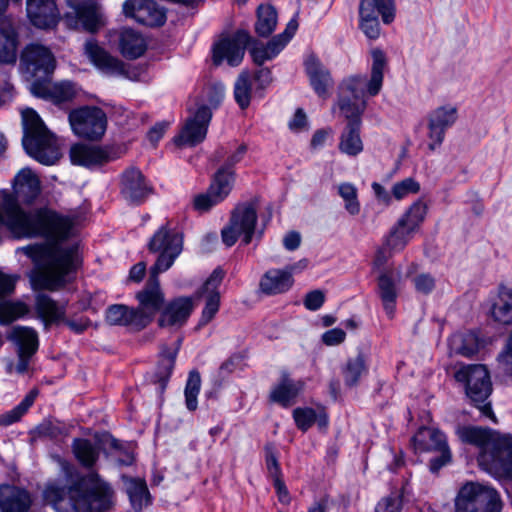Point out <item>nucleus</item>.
Returning <instances> with one entry per match:
<instances>
[{
    "instance_id": "56",
    "label": "nucleus",
    "mask_w": 512,
    "mask_h": 512,
    "mask_svg": "<svg viewBox=\"0 0 512 512\" xmlns=\"http://www.w3.org/2000/svg\"><path fill=\"white\" fill-rule=\"evenodd\" d=\"M293 418L300 430L307 431L315 423L317 415L312 408H296L293 411Z\"/></svg>"
},
{
    "instance_id": "36",
    "label": "nucleus",
    "mask_w": 512,
    "mask_h": 512,
    "mask_svg": "<svg viewBox=\"0 0 512 512\" xmlns=\"http://www.w3.org/2000/svg\"><path fill=\"white\" fill-rule=\"evenodd\" d=\"M485 485L477 482L465 483L457 493L455 499L456 512H479L475 506L478 503V496Z\"/></svg>"
},
{
    "instance_id": "30",
    "label": "nucleus",
    "mask_w": 512,
    "mask_h": 512,
    "mask_svg": "<svg viewBox=\"0 0 512 512\" xmlns=\"http://www.w3.org/2000/svg\"><path fill=\"white\" fill-rule=\"evenodd\" d=\"M304 383L301 380L294 381L284 373L280 382L273 387L270 392V399L283 407H289L293 404L294 399L303 390Z\"/></svg>"
},
{
    "instance_id": "48",
    "label": "nucleus",
    "mask_w": 512,
    "mask_h": 512,
    "mask_svg": "<svg viewBox=\"0 0 512 512\" xmlns=\"http://www.w3.org/2000/svg\"><path fill=\"white\" fill-rule=\"evenodd\" d=\"M126 491L134 509L141 510L142 507L148 503L149 492L144 480H126Z\"/></svg>"
},
{
    "instance_id": "9",
    "label": "nucleus",
    "mask_w": 512,
    "mask_h": 512,
    "mask_svg": "<svg viewBox=\"0 0 512 512\" xmlns=\"http://www.w3.org/2000/svg\"><path fill=\"white\" fill-rule=\"evenodd\" d=\"M68 120L73 133L84 139L99 140L107 128L106 113L96 106H84L69 113Z\"/></svg>"
},
{
    "instance_id": "38",
    "label": "nucleus",
    "mask_w": 512,
    "mask_h": 512,
    "mask_svg": "<svg viewBox=\"0 0 512 512\" xmlns=\"http://www.w3.org/2000/svg\"><path fill=\"white\" fill-rule=\"evenodd\" d=\"M372 14L382 18L385 24H390L395 18V0H361L359 12Z\"/></svg>"
},
{
    "instance_id": "34",
    "label": "nucleus",
    "mask_w": 512,
    "mask_h": 512,
    "mask_svg": "<svg viewBox=\"0 0 512 512\" xmlns=\"http://www.w3.org/2000/svg\"><path fill=\"white\" fill-rule=\"evenodd\" d=\"M361 121H350L340 136L339 150L349 156H356L363 151L360 137Z\"/></svg>"
},
{
    "instance_id": "61",
    "label": "nucleus",
    "mask_w": 512,
    "mask_h": 512,
    "mask_svg": "<svg viewBox=\"0 0 512 512\" xmlns=\"http://www.w3.org/2000/svg\"><path fill=\"white\" fill-rule=\"evenodd\" d=\"M413 283L417 292L423 294H429L435 288V279L426 273L415 276Z\"/></svg>"
},
{
    "instance_id": "42",
    "label": "nucleus",
    "mask_w": 512,
    "mask_h": 512,
    "mask_svg": "<svg viewBox=\"0 0 512 512\" xmlns=\"http://www.w3.org/2000/svg\"><path fill=\"white\" fill-rule=\"evenodd\" d=\"M451 353L470 357L478 350L476 336L472 333H455L449 339Z\"/></svg>"
},
{
    "instance_id": "16",
    "label": "nucleus",
    "mask_w": 512,
    "mask_h": 512,
    "mask_svg": "<svg viewBox=\"0 0 512 512\" xmlns=\"http://www.w3.org/2000/svg\"><path fill=\"white\" fill-rule=\"evenodd\" d=\"M70 160L74 165L88 169L103 166L116 159L112 150L108 147L89 145L83 143L74 144L69 151Z\"/></svg>"
},
{
    "instance_id": "12",
    "label": "nucleus",
    "mask_w": 512,
    "mask_h": 512,
    "mask_svg": "<svg viewBox=\"0 0 512 512\" xmlns=\"http://www.w3.org/2000/svg\"><path fill=\"white\" fill-rule=\"evenodd\" d=\"M161 272L150 271V277L145 287L139 291L136 298L139 302L138 312L145 327L153 320L156 313L162 308L164 303V293L160 288L158 275Z\"/></svg>"
},
{
    "instance_id": "49",
    "label": "nucleus",
    "mask_w": 512,
    "mask_h": 512,
    "mask_svg": "<svg viewBox=\"0 0 512 512\" xmlns=\"http://www.w3.org/2000/svg\"><path fill=\"white\" fill-rule=\"evenodd\" d=\"M478 496V503L475 508L479 512H501L502 502L498 492L490 486H484Z\"/></svg>"
},
{
    "instance_id": "24",
    "label": "nucleus",
    "mask_w": 512,
    "mask_h": 512,
    "mask_svg": "<svg viewBox=\"0 0 512 512\" xmlns=\"http://www.w3.org/2000/svg\"><path fill=\"white\" fill-rule=\"evenodd\" d=\"M27 15L38 28L48 29L56 25L58 12L54 0H27Z\"/></svg>"
},
{
    "instance_id": "14",
    "label": "nucleus",
    "mask_w": 512,
    "mask_h": 512,
    "mask_svg": "<svg viewBox=\"0 0 512 512\" xmlns=\"http://www.w3.org/2000/svg\"><path fill=\"white\" fill-rule=\"evenodd\" d=\"M212 111L207 105H201L195 114L188 118L178 136L174 138L178 146H195L201 143L207 134Z\"/></svg>"
},
{
    "instance_id": "54",
    "label": "nucleus",
    "mask_w": 512,
    "mask_h": 512,
    "mask_svg": "<svg viewBox=\"0 0 512 512\" xmlns=\"http://www.w3.org/2000/svg\"><path fill=\"white\" fill-rule=\"evenodd\" d=\"M420 190V184L413 178H406L395 183L392 187V195L395 199L401 200L410 194H416Z\"/></svg>"
},
{
    "instance_id": "63",
    "label": "nucleus",
    "mask_w": 512,
    "mask_h": 512,
    "mask_svg": "<svg viewBox=\"0 0 512 512\" xmlns=\"http://www.w3.org/2000/svg\"><path fill=\"white\" fill-rule=\"evenodd\" d=\"M346 333L340 328H334L326 331L322 335V341L328 346H334L342 343L345 340Z\"/></svg>"
},
{
    "instance_id": "31",
    "label": "nucleus",
    "mask_w": 512,
    "mask_h": 512,
    "mask_svg": "<svg viewBox=\"0 0 512 512\" xmlns=\"http://www.w3.org/2000/svg\"><path fill=\"white\" fill-rule=\"evenodd\" d=\"M414 449L418 452L440 451L448 448L445 435L432 428H420L412 438Z\"/></svg>"
},
{
    "instance_id": "22",
    "label": "nucleus",
    "mask_w": 512,
    "mask_h": 512,
    "mask_svg": "<svg viewBox=\"0 0 512 512\" xmlns=\"http://www.w3.org/2000/svg\"><path fill=\"white\" fill-rule=\"evenodd\" d=\"M30 91L34 96L51 99L57 104L71 101L77 95V88L74 83L64 81L50 85L46 79L44 81H34L30 86Z\"/></svg>"
},
{
    "instance_id": "33",
    "label": "nucleus",
    "mask_w": 512,
    "mask_h": 512,
    "mask_svg": "<svg viewBox=\"0 0 512 512\" xmlns=\"http://www.w3.org/2000/svg\"><path fill=\"white\" fill-rule=\"evenodd\" d=\"M9 339L16 345L17 353L34 355L39 347L38 333L31 327H14Z\"/></svg>"
},
{
    "instance_id": "51",
    "label": "nucleus",
    "mask_w": 512,
    "mask_h": 512,
    "mask_svg": "<svg viewBox=\"0 0 512 512\" xmlns=\"http://www.w3.org/2000/svg\"><path fill=\"white\" fill-rule=\"evenodd\" d=\"M339 196L344 201L345 210L350 215H357L360 212V202L358 200V190L355 185L344 182L337 187Z\"/></svg>"
},
{
    "instance_id": "41",
    "label": "nucleus",
    "mask_w": 512,
    "mask_h": 512,
    "mask_svg": "<svg viewBox=\"0 0 512 512\" xmlns=\"http://www.w3.org/2000/svg\"><path fill=\"white\" fill-rule=\"evenodd\" d=\"M367 372L366 361L363 354L359 353L355 357L347 360L342 367V375L347 386H356L363 374Z\"/></svg>"
},
{
    "instance_id": "37",
    "label": "nucleus",
    "mask_w": 512,
    "mask_h": 512,
    "mask_svg": "<svg viewBox=\"0 0 512 512\" xmlns=\"http://www.w3.org/2000/svg\"><path fill=\"white\" fill-rule=\"evenodd\" d=\"M415 231L406 225H400V221L397 222V225L391 230L390 234L385 239V244L383 249L378 251V258L382 253L386 250L389 252H399L405 248V246L409 243V241L413 237V233Z\"/></svg>"
},
{
    "instance_id": "60",
    "label": "nucleus",
    "mask_w": 512,
    "mask_h": 512,
    "mask_svg": "<svg viewBox=\"0 0 512 512\" xmlns=\"http://www.w3.org/2000/svg\"><path fill=\"white\" fill-rule=\"evenodd\" d=\"M224 85L222 83H215L208 87L206 91V98L209 106L208 108H216L224 98Z\"/></svg>"
},
{
    "instance_id": "26",
    "label": "nucleus",
    "mask_w": 512,
    "mask_h": 512,
    "mask_svg": "<svg viewBox=\"0 0 512 512\" xmlns=\"http://www.w3.org/2000/svg\"><path fill=\"white\" fill-rule=\"evenodd\" d=\"M293 284L291 270L272 268L261 277L259 288L266 295H278L289 291Z\"/></svg>"
},
{
    "instance_id": "52",
    "label": "nucleus",
    "mask_w": 512,
    "mask_h": 512,
    "mask_svg": "<svg viewBox=\"0 0 512 512\" xmlns=\"http://www.w3.org/2000/svg\"><path fill=\"white\" fill-rule=\"evenodd\" d=\"M426 212V205L422 201H416L398 221H400V225H406L416 231L419 225L423 222Z\"/></svg>"
},
{
    "instance_id": "50",
    "label": "nucleus",
    "mask_w": 512,
    "mask_h": 512,
    "mask_svg": "<svg viewBox=\"0 0 512 512\" xmlns=\"http://www.w3.org/2000/svg\"><path fill=\"white\" fill-rule=\"evenodd\" d=\"M201 389V376L197 370L190 371L186 381L184 395L185 405L189 411H195L198 407L197 397Z\"/></svg>"
},
{
    "instance_id": "2",
    "label": "nucleus",
    "mask_w": 512,
    "mask_h": 512,
    "mask_svg": "<svg viewBox=\"0 0 512 512\" xmlns=\"http://www.w3.org/2000/svg\"><path fill=\"white\" fill-rule=\"evenodd\" d=\"M456 434L463 443L478 449V462L489 472L509 474L512 471V436L489 428L458 426Z\"/></svg>"
},
{
    "instance_id": "18",
    "label": "nucleus",
    "mask_w": 512,
    "mask_h": 512,
    "mask_svg": "<svg viewBox=\"0 0 512 512\" xmlns=\"http://www.w3.org/2000/svg\"><path fill=\"white\" fill-rule=\"evenodd\" d=\"M152 192L150 184L146 181L142 172L130 167L121 175L120 193L123 198L132 204L142 203Z\"/></svg>"
},
{
    "instance_id": "7",
    "label": "nucleus",
    "mask_w": 512,
    "mask_h": 512,
    "mask_svg": "<svg viewBox=\"0 0 512 512\" xmlns=\"http://www.w3.org/2000/svg\"><path fill=\"white\" fill-rule=\"evenodd\" d=\"M257 219L256 207L252 202L238 204L231 212L228 224L221 231L224 244L231 247L242 238V243L248 245L255 233Z\"/></svg>"
},
{
    "instance_id": "29",
    "label": "nucleus",
    "mask_w": 512,
    "mask_h": 512,
    "mask_svg": "<svg viewBox=\"0 0 512 512\" xmlns=\"http://www.w3.org/2000/svg\"><path fill=\"white\" fill-rule=\"evenodd\" d=\"M106 321L110 325L127 326L135 330L145 328L136 309L124 304L109 306L106 310Z\"/></svg>"
},
{
    "instance_id": "32",
    "label": "nucleus",
    "mask_w": 512,
    "mask_h": 512,
    "mask_svg": "<svg viewBox=\"0 0 512 512\" xmlns=\"http://www.w3.org/2000/svg\"><path fill=\"white\" fill-rule=\"evenodd\" d=\"M305 69L314 91L320 97H325L328 87L332 84V79L328 70H326L320 61L313 55L306 59Z\"/></svg>"
},
{
    "instance_id": "27",
    "label": "nucleus",
    "mask_w": 512,
    "mask_h": 512,
    "mask_svg": "<svg viewBox=\"0 0 512 512\" xmlns=\"http://www.w3.org/2000/svg\"><path fill=\"white\" fill-rule=\"evenodd\" d=\"M147 48L145 38L132 28H122L118 32V49L127 59H136L144 54Z\"/></svg>"
},
{
    "instance_id": "35",
    "label": "nucleus",
    "mask_w": 512,
    "mask_h": 512,
    "mask_svg": "<svg viewBox=\"0 0 512 512\" xmlns=\"http://www.w3.org/2000/svg\"><path fill=\"white\" fill-rule=\"evenodd\" d=\"M493 319L503 325H512V288L499 286L498 299L491 308Z\"/></svg>"
},
{
    "instance_id": "44",
    "label": "nucleus",
    "mask_w": 512,
    "mask_h": 512,
    "mask_svg": "<svg viewBox=\"0 0 512 512\" xmlns=\"http://www.w3.org/2000/svg\"><path fill=\"white\" fill-rule=\"evenodd\" d=\"M29 306L20 301H5L0 299V324L8 325L29 313Z\"/></svg>"
},
{
    "instance_id": "25",
    "label": "nucleus",
    "mask_w": 512,
    "mask_h": 512,
    "mask_svg": "<svg viewBox=\"0 0 512 512\" xmlns=\"http://www.w3.org/2000/svg\"><path fill=\"white\" fill-rule=\"evenodd\" d=\"M32 504L30 494L13 485L0 486L1 512H28Z\"/></svg>"
},
{
    "instance_id": "19",
    "label": "nucleus",
    "mask_w": 512,
    "mask_h": 512,
    "mask_svg": "<svg viewBox=\"0 0 512 512\" xmlns=\"http://www.w3.org/2000/svg\"><path fill=\"white\" fill-rule=\"evenodd\" d=\"M224 278V271L216 268L203 284L200 295L205 296V306L198 323V327L207 325L217 314L220 307V293L218 287Z\"/></svg>"
},
{
    "instance_id": "28",
    "label": "nucleus",
    "mask_w": 512,
    "mask_h": 512,
    "mask_svg": "<svg viewBox=\"0 0 512 512\" xmlns=\"http://www.w3.org/2000/svg\"><path fill=\"white\" fill-rule=\"evenodd\" d=\"M35 310L45 327L62 321L66 314V306L64 304H59L44 293L36 295Z\"/></svg>"
},
{
    "instance_id": "39",
    "label": "nucleus",
    "mask_w": 512,
    "mask_h": 512,
    "mask_svg": "<svg viewBox=\"0 0 512 512\" xmlns=\"http://www.w3.org/2000/svg\"><path fill=\"white\" fill-rule=\"evenodd\" d=\"M72 448L76 459L86 468L93 467L99 458V446L88 439H75Z\"/></svg>"
},
{
    "instance_id": "1",
    "label": "nucleus",
    "mask_w": 512,
    "mask_h": 512,
    "mask_svg": "<svg viewBox=\"0 0 512 512\" xmlns=\"http://www.w3.org/2000/svg\"><path fill=\"white\" fill-rule=\"evenodd\" d=\"M43 498L59 512H105L114 504V491L98 474L91 473L68 488L46 485Z\"/></svg>"
},
{
    "instance_id": "55",
    "label": "nucleus",
    "mask_w": 512,
    "mask_h": 512,
    "mask_svg": "<svg viewBox=\"0 0 512 512\" xmlns=\"http://www.w3.org/2000/svg\"><path fill=\"white\" fill-rule=\"evenodd\" d=\"M265 463L269 476L274 480L282 478V471L278 462L275 447L272 444H266L265 448Z\"/></svg>"
},
{
    "instance_id": "21",
    "label": "nucleus",
    "mask_w": 512,
    "mask_h": 512,
    "mask_svg": "<svg viewBox=\"0 0 512 512\" xmlns=\"http://www.w3.org/2000/svg\"><path fill=\"white\" fill-rule=\"evenodd\" d=\"M65 19L69 26L81 27L91 33L96 32L101 26L98 6L93 1L78 3L66 14Z\"/></svg>"
},
{
    "instance_id": "64",
    "label": "nucleus",
    "mask_w": 512,
    "mask_h": 512,
    "mask_svg": "<svg viewBox=\"0 0 512 512\" xmlns=\"http://www.w3.org/2000/svg\"><path fill=\"white\" fill-rule=\"evenodd\" d=\"M18 277L4 274L0 271V297L11 295L14 292Z\"/></svg>"
},
{
    "instance_id": "6",
    "label": "nucleus",
    "mask_w": 512,
    "mask_h": 512,
    "mask_svg": "<svg viewBox=\"0 0 512 512\" xmlns=\"http://www.w3.org/2000/svg\"><path fill=\"white\" fill-rule=\"evenodd\" d=\"M246 151L247 146L242 144L239 145L235 151L229 153L225 164L216 172L207 193L198 195L195 198V209L207 211L222 202L228 196L234 183L232 167L243 159Z\"/></svg>"
},
{
    "instance_id": "10",
    "label": "nucleus",
    "mask_w": 512,
    "mask_h": 512,
    "mask_svg": "<svg viewBox=\"0 0 512 512\" xmlns=\"http://www.w3.org/2000/svg\"><path fill=\"white\" fill-rule=\"evenodd\" d=\"M56 67V59L49 48L38 43L27 45L20 56V69L29 78L47 79Z\"/></svg>"
},
{
    "instance_id": "47",
    "label": "nucleus",
    "mask_w": 512,
    "mask_h": 512,
    "mask_svg": "<svg viewBox=\"0 0 512 512\" xmlns=\"http://www.w3.org/2000/svg\"><path fill=\"white\" fill-rule=\"evenodd\" d=\"M178 346L175 348L163 347L161 350V359L159 360L156 377L164 388L174 369Z\"/></svg>"
},
{
    "instance_id": "58",
    "label": "nucleus",
    "mask_w": 512,
    "mask_h": 512,
    "mask_svg": "<svg viewBox=\"0 0 512 512\" xmlns=\"http://www.w3.org/2000/svg\"><path fill=\"white\" fill-rule=\"evenodd\" d=\"M402 497L399 494H391L382 498L375 507V512H400Z\"/></svg>"
},
{
    "instance_id": "45",
    "label": "nucleus",
    "mask_w": 512,
    "mask_h": 512,
    "mask_svg": "<svg viewBox=\"0 0 512 512\" xmlns=\"http://www.w3.org/2000/svg\"><path fill=\"white\" fill-rule=\"evenodd\" d=\"M252 94V75L248 71H242L234 84V98L241 109L250 105Z\"/></svg>"
},
{
    "instance_id": "43",
    "label": "nucleus",
    "mask_w": 512,
    "mask_h": 512,
    "mask_svg": "<svg viewBox=\"0 0 512 512\" xmlns=\"http://www.w3.org/2000/svg\"><path fill=\"white\" fill-rule=\"evenodd\" d=\"M37 395V390H31L17 406L0 414V427H8L18 422L33 405Z\"/></svg>"
},
{
    "instance_id": "3",
    "label": "nucleus",
    "mask_w": 512,
    "mask_h": 512,
    "mask_svg": "<svg viewBox=\"0 0 512 512\" xmlns=\"http://www.w3.org/2000/svg\"><path fill=\"white\" fill-rule=\"evenodd\" d=\"M372 65L370 78L356 75L346 78L341 84L342 95L339 108L345 118L350 121H361L367 101L366 96H376L383 85L384 70L387 67L385 53L376 48L371 52Z\"/></svg>"
},
{
    "instance_id": "59",
    "label": "nucleus",
    "mask_w": 512,
    "mask_h": 512,
    "mask_svg": "<svg viewBox=\"0 0 512 512\" xmlns=\"http://www.w3.org/2000/svg\"><path fill=\"white\" fill-rule=\"evenodd\" d=\"M291 35L278 34L274 36L265 46L268 50L271 59L275 58L290 41Z\"/></svg>"
},
{
    "instance_id": "5",
    "label": "nucleus",
    "mask_w": 512,
    "mask_h": 512,
    "mask_svg": "<svg viewBox=\"0 0 512 512\" xmlns=\"http://www.w3.org/2000/svg\"><path fill=\"white\" fill-rule=\"evenodd\" d=\"M458 382L465 384L466 394L479 409L481 415L496 423L497 419L490 402H485L492 391V385L487 368L481 364L466 365L456 373Z\"/></svg>"
},
{
    "instance_id": "62",
    "label": "nucleus",
    "mask_w": 512,
    "mask_h": 512,
    "mask_svg": "<svg viewBox=\"0 0 512 512\" xmlns=\"http://www.w3.org/2000/svg\"><path fill=\"white\" fill-rule=\"evenodd\" d=\"M325 302V294L321 290H313L306 294L304 306L310 311L319 310Z\"/></svg>"
},
{
    "instance_id": "57",
    "label": "nucleus",
    "mask_w": 512,
    "mask_h": 512,
    "mask_svg": "<svg viewBox=\"0 0 512 512\" xmlns=\"http://www.w3.org/2000/svg\"><path fill=\"white\" fill-rule=\"evenodd\" d=\"M10 73L7 69L0 66V106L9 102L13 98V85L10 83Z\"/></svg>"
},
{
    "instance_id": "11",
    "label": "nucleus",
    "mask_w": 512,
    "mask_h": 512,
    "mask_svg": "<svg viewBox=\"0 0 512 512\" xmlns=\"http://www.w3.org/2000/svg\"><path fill=\"white\" fill-rule=\"evenodd\" d=\"M84 49L89 60L103 73L111 76H122L133 81L138 80V73L134 68L111 56L93 39L86 41Z\"/></svg>"
},
{
    "instance_id": "23",
    "label": "nucleus",
    "mask_w": 512,
    "mask_h": 512,
    "mask_svg": "<svg viewBox=\"0 0 512 512\" xmlns=\"http://www.w3.org/2000/svg\"><path fill=\"white\" fill-rule=\"evenodd\" d=\"M194 309L191 297H178L170 301L163 309L159 325L161 327H180L186 323Z\"/></svg>"
},
{
    "instance_id": "40",
    "label": "nucleus",
    "mask_w": 512,
    "mask_h": 512,
    "mask_svg": "<svg viewBox=\"0 0 512 512\" xmlns=\"http://www.w3.org/2000/svg\"><path fill=\"white\" fill-rule=\"evenodd\" d=\"M277 12L271 5H260L257 9L255 31L261 37H268L276 28Z\"/></svg>"
},
{
    "instance_id": "15",
    "label": "nucleus",
    "mask_w": 512,
    "mask_h": 512,
    "mask_svg": "<svg viewBox=\"0 0 512 512\" xmlns=\"http://www.w3.org/2000/svg\"><path fill=\"white\" fill-rule=\"evenodd\" d=\"M457 118L458 110L452 105L440 106L431 111L428 116V138L430 140L428 147L430 150L433 151L440 147L447 129L454 125Z\"/></svg>"
},
{
    "instance_id": "17",
    "label": "nucleus",
    "mask_w": 512,
    "mask_h": 512,
    "mask_svg": "<svg viewBox=\"0 0 512 512\" xmlns=\"http://www.w3.org/2000/svg\"><path fill=\"white\" fill-rule=\"evenodd\" d=\"M123 11L127 17L146 26H161L166 20L165 12L153 0H126Z\"/></svg>"
},
{
    "instance_id": "13",
    "label": "nucleus",
    "mask_w": 512,
    "mask_h": 512,
    "mask_svg": "<svg viewBox=\"0 0 512 512\" xmlns=\"http://www.w3.org/2000/svg\"><path fill=\"white\" fill-rule=\"evenodd\" d=\"M249 40V34L243 30L237 31L231 37L221 39L213 47L214 64L220 65L225 60L230 66H238L244 58Z\"/></svg>"
},
{
    "instance_id": "4",
    "label": "nucleus",
    "mask_w": 512,
    "mask_h": 512,
    "mask_svg": "<svg viewBox=\"0 0 512 512\" xmlns=\"http://www.w3.org/2000/svg\"><path fill=\"white\" fill-rule=\"evenodd\" d=\"M24 135L22 144L26 152L44 165H53L60 157L55 136L47 129L39 115L31 108L22 111Z\"/></svg>"
},
{
    "instance_id": "53",
    "label": "nucleus",
    "mask_w": 512,
    "mask_h": 512,
    "mask_svg": "<svg viewBox=\"0 0 512 512\" xmlns=\"http://www.w3.org/2000/svg\"><path fill=\"white\" fill-rule=\"evenodd\" d=\"M366 12H359L360 29L369 39H377L380 35L379 17Z\"/></svg>"
},
{
    "instance_id": "46",
    "label": "nucleus",
    "mask_w": 512,
    "mask_h": 512,
    "mask_svg": "<svg viewBox=\"0 0 512 512\" xmlns=\"http://www.w3.org/2000/svg\"><path fill=\"white\" fill-rule=\"evenodd\" d=\"M378 287L384 309L389 317H392L395 311V301L397 298L394 281L389 275L382 274L378 279Z\"/></svg>"
},
{
    "instance_id": "8",
    "label": "nucleus",
    "mask_w": 512,
    "mask_h": 512,
    "mask_svg": "<svg viewBox=\"0 0 512 512\" xmlns=\"http://www.w3.org/2000/svg\"><path fill=\"white\" fill-rule=\"evenodd\" d=\"M148 248L151 252L159 253L151 270L164 272L168 270L183 250V237L169 224L161 226L151 237Z\"/></svg>"
},
{
    "instance_id": "20",
    "label": "nucleus",
    "mask_w": 512,
    "mask_h": 512,
    "mask_svg": "<svg viewBox=\"0 0 512 512\" xmlns=\"http://www.w3.org/2000/svg\"><path fill=\"white\" fill-rule=\"evenodd\" d=\"M9 0H0V63L15 64L17 59V34L11 20L3 13Z\"/></svg>"
}]
</instances>
